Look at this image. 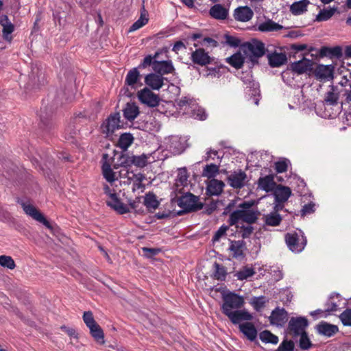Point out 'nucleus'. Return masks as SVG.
<instances>
[{
  "instance_id": "nucleus-5",
  "label": "nucleus",
  "mask_w": 351,
  "mask_h": 351,
  "mask_svg": "<svg viewBox=\"0 0 351 351\" xmlns=\"http://www.w3.org/2000/svg\"><path fill=\"white\" fill-rule=\"evenodd\" d=\"M260 212L258 210H236L230 213L228 219L230 226L236 225L239 220H242L249 224L256 223L257 221Z\"/></svg>"
},
{
  "instance_id": "nucleus-10",
  "label": "nucleus",
  "mask_w": 351,
  "mask_h": 351,
  "mask_svg": "<svg viewBox=\"0 0 351 351\" xmlns=\"http://www.w3.org/2000/svg\"><path fill=\"white\" fill-rule=\"evenodd\" d=\"M139 101L149 107L154 108L158 106L160 97L148 87H145L139 90L137 94Z\"/></svg>"
},
{
  "instance_id": "nucleus-4",
  "label": "nucleus",
  "mask_w": 351,
  "mask_h": 351,
  "mask_svg": "<svg viewBox=\"0 0 351 351\" xmlns=\"http://www.w3.org/2000/svg\"><path fill=\"white\" fill-rule=\"evenodd\" d=\"M285 243L292 252H301L307 243L306 237L302 230L299 233L296 232H288L285 235Z\"/></svg>"
},
{
  "instance_id": "nucleus-22",
  "label": "nucleus",
  "mask_w": 351,
  "mask_h": 351,
  "mask_svg": "<svg viewBox=\"0 0 351 351\" xmlns=\"http://www.w3.org/2000/svg\"><path fill=\"white\" fill-rule=\"evenodd\" d=\"M334 69L335 67L331 64H319L315 69L314 74L317 80L332 79Z\"/></svg>"
},
{
  "instance_id": "nucleus-34",
  "label": "nucleus",
  "mask_w": 351,
  "mask_h": 351,
  "mask_svg": "<svg viewBox=\"0 0 351 351\" xmlns=\"http://www.w3.org/2000/svg\"><path fill=\"white\" fill-rule=\"evenodd\" d=\"M140 77L138 69L137 67L133 68L128 72L125 80V84L134 88V85L140 80Z\"/></svg>"
},
{
  "instance_id": "nucleus-24",
  "label": "nucleus",
  "mask_w": 351,
  "mask_h": 351,
  "mask_svg": "<svg viewBox=\"0 0 351 351\" xmlns=\"http://www.w3.org/2000/svg\"><path fill=\"white\" fill-rule=\"evenodd\" d=\"M319 54L322 58L328 57L330 58L339 59L343 56L342 47L341 46H335L334 47L324 46L320 48Z\"/></svg>"
},
{
  "instance_id": "nucleus-35",
  "label": "nucleus",
  "mask_w": 351,
  "mask_h": 351,
  "mask_svg": "<svg viewBox=\"0 0 351 351\" xmlns=\"http://www.w3.org/2000/svg\"><path fill=\"white\" fill-rule=\"evenodd\" d=\"M226 61L232 67L237 69H239L243 67L245 62V59L241 52H237L231 56L227 58Z\"/></svg>"
},
{
  "instance_id": "nucleus-23",
  "label": "nucleus",
  "mask_w": 351,
  "mask_h": 351,
  "mask_svg": "<svg viewBox=\"0 0 351 351\" xmlns=\"http://www.w3.org/2000/svg\"><path fill=\"white\" fill-rule=\"evenodd\" d=\"M315 330L318 334L328 337H332L339 331L337 326L324 321L316 325Z\"/></svg>"
},
{
  "instance_id": "nucleus-18",
  "label": "nucleus",
  "mask_w": 351,
  "mask_h": 351,
  "mask_svg": "<svg viewBox=\"0 0 351 351\" xmlns=\"http://www.w3.org/2000/svg\"><path fill=\"white\" fill-rule=\"evenodd\" d=\"M153 70L160 75L173 73L175 68L171 60H154Z\"/></svg>"
},
{
  "instance_id": "nucleus-44",
  "label": "nucleus",
  "mask_w": 351,
  "mask_h": 351,
  "mask_svg": "<svg viewBox=\"0 0 351 351\" xmlns=\"http://www.w3.org/2000/svg\"><path fill=\"white\" fill-rule=\"evenodd\" d=\"M102 173L104 178L108 182L112 183L116 180L114 172L112 169L110 165L107 162H105L102 165Z\"/></svg>"
},
{
  "instance_id": "nucleus-11",
  "label": "nucleus",
  "mask_w": 351,
  "mask_h": 351,
  "mask_svg": "<svg viewBox=\"0 0 351 351\" xmlns=\"http://www.w3.org/2000/svg\"><path fill=\"white\" fill-rule=\"evenodd\" d=\"M21 206L27 215L32 217L36 221L43 223L45 226L48 228H51V226L49 222L46 219L45 216L33 205L27 204L25 202H21Z\"/></svg>"
},
{
  "instance_id": "nucleus-49",
  "label": "nucleus",
  "mask_w": 351,
  "mask_h": 351,
  "mask_svg": "<svg viewBox=\"0 0 351 351\" xmlns=\"http://www.w3.org/2000/svg\"><path fill=\"white\" fill-rule=\"evenodd\" d=\"M147 156L143 154L141 156H132V165L137 167L143 168L147 165Z\"/></svg>"
},
{
  "instance_id": "nucleus-1",
  "label": "nucleus",
  "mask_w": 351,
  "mask_h": 351,
  "mask_svg": "<svg viewBox=\"0 0 351 351\" xmlns=\"http://www.w3.org/2000/svg\"><path fill=\"white\" fill-rule=\"evenodd\" d=\"M222 300L221 311L233 324L236 325L241 322L253 319L252 315L247 311L245 309L240 310L245 304L243 296L234 292H229L223 295Z\"/></svg>"
},
{
  "instance_id": "nucleus-45",
  "label": "nucleus",
  "mask_w": 351,
  "mask_h": 351,
  "mask_svg": "<svg viewBox=\"0 0 351 351\" xmlns=\"http://www.w3.org/2000/svg\"><path fill=\"white\" fill-rule=\"evenodd\" d=\"M118 164L114 165V169H115L119 167H130L132 165V156H130L128 154H121L118 158Z\"/></svg>"
},
{
  "instance_id": "nucleus-7",
  "label": "nucleus",
  "mask_w": 351,
  "mask_h": 351,
  "mask_svg": "<svg viewBox=\"0 0 351 351\" xmlns=\"http://www.w3.org/2000/svg\"><path fill=\"white\" fill-rule=\"evenodd\" d=\"M121 128L122 122L119 112L111 113L101 125L102 133L106 136L113 134L117 130Z\"/></svg>"
},
{
  "instance_id": "nucleus-26",
  "label": "nucleus",
  "mask_w": 351,
  "mask_h": 351,
  "mask_svg": "<svg viewBox=\"0 0 351 351\" xmlns=\"http://www.w3.org/2000/svg\"><path fill=\"white\" fill-rule=\"evenodd\" d=\"M267 58L269 65L271 67H279L283 64H285L287 62V58L286 54L283 53H269L267 54Z\"/></svg>"
},
{
  "instance_id": "nucleus-31",
  "label": "nucleus",
  "mask_w": 351,
  "mask_h": 351,
  "mask_svg": "<svg viewBox=\"0 0 351 351\" xmlns=\"http://www.w3.org/2000/svg\"><path fill=\"white\" fill-rule=\"evenodd\" d=\"M143 204L150 212H152L151 210H156L160 206V202L157 199L156 194L153 192H148L145 194Z\"/></svg>"
},
{
  "instance_id": "nucleus-51",
  "label": "nucleus",
  "mask_w": 351,
  "mask_h": 351,
  "mask_svg": "<svg viewBox=\"0 0 351 351\" xmlns=\"http://www.w3.org/2000/svg\"><path fill=\"white\" fill-rule=\"evenodd\" d=\"M267 302L266 298L264 295H261L259 297H254L251 304L256 311H259L265 306Z\"/></svg>"
},
{
  "instance_id": "nucleus-15",
  "label": "nucleus",
  "mask_w": 351,
  "mask_h": 351,
  "mask_svg": "<svg viewBox=\"0 0 351 351\" xmlns=\"http://www.w3.org/2000/svg\"><path fill=\"white\" fill-rule=\"evenodd\" d=\"M343 92L342 88H339L338 86H330V90L325 94L323 101L324 105L337 106L339 104L340 94Z\"/></svg>"
},
{
  "instance_id": "nucleus-33",
  "label": "nucleus",
  "mask_w": 351,
  "mask_h": 351,
  "mask_svg": "<svg viewBox=\"0 0 351 351\" xmlns=\"http://www.w3.org/2000/svg\"><path fill=\"white\" fill-rule=\"evenodd\" d=\"M134 140V138L132 134L128 132L121 134L118 140L117 146L125 152L133 143Z\"/></svg>"
},
{
  "instance_id": "nucleus-2",
  "label": "nucleus",
  "mask_w": 351,
  "mask_h": 351,
  "mask_svg": "<svg viewBox=\"0 0 351 351\" xmlns=\"http://www.w3.org/2000/svg\"><path fill=\"white\" fill-rule=\"evenodd\" d=\"M181 189H176L172 192L171 197V203H177L182 208L191 209V213L196 212L203 208L204 204L199 202V197L190 192L182 194Z\"/></svg>"
},
{
  "instance_id": "nucleus-12",
  "label": "nucleus",
  "mask_w": 351,
  "mask_h": 351,
  "mask_svg": "<svg viewBox=\"0 0 351 351\" xmlns=\"http://www.w3.org/2000/svg\"><path fill=\"white\" fill-rule=\"evenodd\" d=\"M191 60L194 64L203 66L211 64L214 58L210 57L203 48H198L191 53Z\"/></svg>"
},
{
  "instance_id": "nucleus-63",
  "label": "nucleus",
  "mask_w": 351,
  "mask_h": 351,
  "mask_svg": "<svg viewBox=\"0 0 351 351\" xmlns=\"http://www.w3.org/2000/svg\"><path fill=\"white\" fill-rule=\"evenodd\" d=\"M325 305L326 306L325 308V312H326V313L324 315V317H328L332 312L338 310V305L335 302H327Z\"/></svg>"
},
{
  "instance_id": "nucleus-54",
  "label": "nucleus",
  "mask_w": 351,
  "mask_h": 351,
  "mask_svg": "<svg viewBox=\"0 0 351 351\" xmlns=\"http://www.w3.org/2000/svg\"><path fill=\"white\" fill-rule=\"evenodd\" d=\"M141 198H142V197L138 196V197H136L133 200L130 199L128 201L130 206L131 207V208L134 210V213L136 214H138V215L144 214V209L142 207L138 208V205L141 202Z\"/></svg>"
},
{
  "instance_id": "nucleus-17",
  "label": "nucleus",
  "mask_w": 351,
  "mask_h": 351,
  "mask_svg": "<svg viewBox=\"0 0 351 351\" xmlns=\"http://www.w3.org/2000/svg\"><path fill=\"white\" fill-rule=\"evenodd\" d=\"M166 79L156 72L155 73H151L145 77V83L151 89L158 90L163 86L164 80Z\"/></svg>"
},
{
  "instance_id": "nucleus-8",
  "label": "nucleus",
  "mask_w": 351,
  "mask_h": 351,
  "mask_svg": "<svg viewBox=\"0 0 351 351\" xmlns=\"http://www.w3.org/2000/svg\"><path fill=\"white\" fill-rule=\"evenodd\" d=\"M39 129L46 135L53 134L55 124L53 121V112L47 106L41 108L40 112Z\"/></svg>"
},
{
  "instance_id": "nucleus-20",
  "label": "nucleus",
  "mask_w": 351,
  "mask_h": 351,
  "mask_svg": "<svg viewBox=\"0 0 351 351\" xmlns=\"http://www.w3.org/2000/svg\"><path fill=\"white\" fill-rule=\"evenodd\" d=\"M291 195V189L289 186H285L282 184H277L274 190L275 202L278 204L287 202Z\"/></svg>"
},
{
  "instance_id": "nucleus-13",
  "label": "nucleus",
  "mask_w": 351,
  "mask_h": 351,
  "mask_svg": "<svg viewBox=\"0 0 351 351\" xmlns=\"http://www.w3.org/2000/svg\"><path fill=\"white\" fill-rule=\"evenodd\" d=\"M271 325L282 326L288 320V313L284 308L276 307L269 317Z\"/></svg>"
},
{
  "instance_id": "nucleus-56",
  "label": "nucleus",
  "mask_w": 351,
  "mask_h": 351,
  "mask_svg": "<svg viewBox=\"0 0 351 351\" xmlns=\"http://www.w3.org/2000/svg\"><path fill=\"white\" fill-rule=\"evenodd\" d=\"M295 344L292 340H284L280 344L276 351H293Z\"/></svg>"
},
{
  "instance_id": "nucleus-47",
  "label": "nucleus",
  "mask_w": 351,
  "mask_h": 351,
  "mask_svg": "<svg viewBox=\"0 0 351 351\" xmlns=\"http://www.w3.org/2000/svg\"><path fill=\"white\" fill-rule=\"evenodd\" d=\"M68 82L67 85L65 86L64 91H67L65 94H68V99H71L74 96V90H75V77L73 73H69L68 75Z\"/></svg>"
},
{
  "instance_id": "nucleus-46",
  "label": "nucleus",
  "mask_w": 351,
  "mask_h": 351,
  "mask_svg": "<svg viewBox=\"0 0 351 351\" xmlns=\"http://www.w3.org/2000/svg\"><path fill=\"white\" fill-rule=\"evenodd\" d=\"M255 274V271L252 267H243L241 270L237 271L234 276L239 280H246Z\"/></svg>"
},
{
  "instance_id": "nucleus-43",
  "label": "nucleus",
  "mask_w": 351,
  "mask_h": 351,
  "mask_svg": "<svg viewBox=\"0 0 351 351\" xmlns=\"http://www.w3.org/2000/svg\"><path fill=\"white\" fill-rule=\"evenodd\" d=\"M337 11V7H333L329 10L323 9L319 11L316 16L317 21H326L330 19Z\"/></svg>"
},
{
  "instance_id": "nucleus-38",
  "label": "nucleus",
  "mask_w": 351,
  "mask_h": 351,
  "mask_svg": "<svg viewBox=\"0 0 351 351\" xmlns=\"http://www.w3.org/2000/svg\"><path fill=\"white\" fill-rule=\"evenodd\" d=\"M90 333L94 339L99 343H104V333L101 326L96 324L88 328Z\"/></svg>"
},
{
  "instance_id": "nucleus-48",
  "label": "nucleus",
  "mask_w": 351,
  "mask_h": 351,
  "mask_svg": "<svg viewBox=\"0 0 351 351\" xmlns=\"http://www.w3.org/2000/svg\"><path fill=\"white\" fill-rule=\"evenodd\" d=\"M214 267L215 269L214 274L215 278L219 280H224L227 275L225 267L215 262L214 263Z\"/></svg>"
},
{
  "instance_id": "nucleus-53",
  "label": "nucleus",
  "mask_w": 351,
  "mask_h": 351,
  "mask_svg": "<svg viewBox=\"0 0 351 351\" xmlns=\"http://www.w3.org/2000/svg\"><path fill=\"white\" fill-rule=\"evenodd\" d=\"M290 163L287 158H282L274 163L275 170L278 173H284L287 171L288 165Z\"/></svg>"
},
{
  "instance_id": "nucleus-60",
  "label": "nucleus",
  "mask_w": 351,
  "mask_h": 351,
  "mask_svg": "<svg viewBox=\"0 0 351 351\" xmlns=\"http://www.w3.org/2000/svg\"><path fill=\"white\" fill-rule=\"evenodd\" d=\"M154 62L153 58L152 55H148L144 58L142 62L138 66V69H145L147 66H149L152 65V67L154 66Z\"/></svg>"
},
{
  "instance_id": "nucleus-25",
  "label": "nucleus",
  "mask_w": 351,
  "mask_h": 351,
  "mask_svg": "<svg viewBox=\"0 0 351 351\" xmlns=\"http://www.w3.org/2000/svg\"><path fill=\"white\" fill-rule=\"evenodd\" d=\"M258 185L260 189L267 193L273 191L277 185L274 181V175L269 174L265 177L259 178Z\"/></svg>"
},
{
  "instance_id": "nucleus-9",
  "label": "nucleus",
  "mask_w": 351,
  "mask_h": 351,
  "mask_svg": "<svg viewBox=\"0 0 351 351\" xmlns=\"http://www.w3.org/2000/svg\"><path fill=\"white\" fill-rule=\"evenodd\" d=\"M46 83L45 69L37 65L32 67V71L29 75L27 86L32 88H38Z\"/></svg>"
},
{
  "instance_id": "nucleus-36",
  "label": "nucleus",
  "mask_w": 351,
  "mask_h": 351,
  "mask_svg": "<svg viewBox=\"0 0 351 351\" xmlns=\"http://www.w3.org/2000/svg\"><path fill=\"white\" fill-rule=\"evenodd\" d=\"M309 3L308 0L295 1L290 6V11L294 15H300L307 10V6Z\"/></svg>"
},
{
  "instance_id": "nucleus-59",
  "label": "nucleus",
  "mask_w": 351,
  "mask_h": 351,
  "mask_svg": "<svg viewBox=\"0 0 351 351\" xmlns=\"http://www.w3.org/2000/svg\"><path fill=\"white\" fill-rule=\"evenodd\" d=\"M224 38L226 43L230 47H237L240 45L241 40L234 36L225 34Z\"/></svg>"
},
{
  "instance_id": "nucleus-16",
  "label": "nucleus",
  "mask_w": 351,
  "mask_h": 351,
  "mask_svg": "<svg viewBox=\"0 0 351 351\" xmlns=\"http://www.w3.org/2000/svg\"><path fill=\"white\" fill-rule=\"evenodd\" d=\"M109 197L111 200L106 202V204L111 208L117 211L120 215H123L130 212L128 206L121 202L117 193H110Z\"/></svg>"
},
{
  "instance_id": "nucleus-42",
  "label": "nucleus",
  "mask_w": 351,
  "mask_h": 351,
  "mask_svg": "<svg viewBox=\"0 0 351 351\" xmlns=\"http://www.w3.org/2000/svg\"><path fill=\"white\" fill-rule=\"evenodd\" d=\"M219 172V166L212 163L205 166L202 172V176L206 177L208 179H213Z\"/></svg>"
},
{
  "instance_id": "nucleus-61",
  "label": "nucleus",
  "mask_w": 351,
  "mask_h": 351,
  "mask_svg": "<svg viewBox=\"0 0 351 351\" xmlns=\"http://www.w3.org/2000/svg\"><path fill=\"white\" fill-rule=\"evenodd\" d=\"M315 204L313 202L305 204L301 209V215L304 216L313 213L315 212Z\"/></svg>"
},
{
  "instance_id": "nucleus-57",
  "label": "nucleus",
  "mask_w": 351,
  "mask_h": 351,
  "mask_svg": "<svg viewBox=\"0 0 351 351\" xmlns=\"http://www.w3.org/2000/svg\"><path fill=\"white\" fill-rule=\"evenodd\" d=\"M199 45L202 46H211L213 47H216L218 46V43L217 40H214L210 37H206L203 38L201 41H198L197 43H195L194 46L197 47Z\"/></svg>"
},
{
  "instance_id": "nucleus-58",
  "label": "nucleus",
  "mask_w": 351,
  "mask_h": 351,
  "mask_svg": "<svg viewBox=\"0 0 351 351\" xmlns=\"http://www.w3.org/2000/svg\"><path fill=\"white\" fill-rule=\"evenodd\" d=\"M83 320L88 328L97 324L94 319L93 313L90 311L84 313Z\"/></svg>"
},
{
  "instance_id": "nucleus-28",
  "label": "nucleus",
  "mask_w": 351,
  "mask_h": 351,
  "mask_svg": "<svg viewBox=\"0 0 351 351\" xmlns=\"http://www.w3.org/2000/svg\"><path fill=\"white\" fill-rule=\"evenodd\" d=\"M225 184L223 181L211 179L207 184L206 193L210 195H219L223 190Z\"/></svg>"
},
{
  "instance_id": "nucleus-3",
  "label": "nucleus",
  "mask_w": 351,
  "mask_h": 351,
  "mask_svg": "<svg viewBox=\"0 0 351 351\" xmlns=\"http://www.w3.org/2000/svg\"><path fill=\"white\" fill-rule=\"evenodd\" d=\"M241 47L244 53L249 58L250 67L258 64V59L264 56L266 52L265 44L257 39H252L250 42L243 43Z\"/></svg>"
},
{
  "instance_id": "nucleus-62",
  "label": "nucleus",
  "mask_w": 351,
  "mask_h": 351,
  "mask_svg": "<svg viewBox=\"0 0 351 351\" xmlns=\"http://www.w3.org/2000/svg\"><path fill=\"white\" fill-rule=\"evenodd\" d=\"M229 229V226L223 225L221 226L217 231L215 233L213 237V241H217L220 239V238L223 236L226 231Z\"/></svg>"
},
{
  "instance_id": "nucleus-50",
  "label": "nucleus",
  "mask_w": 351,
  "mask_h": 351,
  "mask_svg": "<svg viewBox=\"0 0 351 351\" xmlns=\"http://www.w3.org/2000/svg\"><path fill=\"white\" fill-rule=\"evenodd\" d=\"M0 265L10 269H13L16 267L13 258L11 256L5 255L0 256Z\"/></svg>"
},
{
  "instance_id": "nucleus-55",
  "label": "nucleus",
  "mask_w": 351,
  "mask_h": 351,
  "mask_svg": "<svg viewBox=\"0 0 351 351\" xmlns=\"http://www.w3.org/2000/svg\"><path fill=\"white\" fill-rule=\"evenodd\" d=\"M343 325L345 326H351V309L347 308L343 311L339 316Z\"/></svg>"
},
{
  "instance_id": "nucleus-29",
  "label": "nucleus",
  "mask_w": 351,
  "mask_h": 351,
  "mask_svg": "<svg viewBox=\"0 0 351 351\" xmlns=\"http://www.w3.org/2000/svg\"><path fill=\"white\" fill-rule=\"evenodd\" d=\"M139 113V108L134 102H128L123 109V117L129 121H134Z\"/></svg>"
},
{
  "instance_id": "nucleus-30",
  "label": "nucleus",
  "mask_w": 351,
  "mask_h": 351,
  "mask_svg": "<svg viewBox=\"0 0 351 351\" xmlns=\"http://www.w3.org/2000/svg\"><path fill=\"white\" fill-rule=\"evenodd\" d=\"M209 14L215 19L225 20L228 16V9L221 4L217 3L210 8Z\"/></svg>"
},
{
  "instance_id": "nucleus-37",
  "label": "nucleus",
  "mask_w": 351,
  "mask_h": 351,
  "mask_svg": "<svg viewBox=\"0 0 351 351\" xmlns=\"http://www.w3.org/2000/svg\"><path fill=\"white\" fill-rule=\"evenodd\" d=\"M0 25L3 27L2 33L5 38L14 30V26L10 22L7 15L3 14L0 16Z\"/></svg>"
},
{
  "instance_id": "nucleus-14",
  "label": "nucleus",
  "mask_w": 351,
  "mask_h": 351,
  "mask_svg": "<svg viewBox=\"0 0 351 351\" xmlns=\"http://www.w3.org/2000/svg\"><path fill=\"white\" fill-rule=\"evenodd\" d=\"M246 178V173L241 169H238L228 176L227 180L231 187L240 189L244 186Z\"/></svg>"
},
{
  "instance_id": "nucleus-6",
  "label": "nucleus",
  "mask_w": 351,
  "mask_h": 351,
  "mask_svg": "<svg viewBox=\"0 0 351 351\" xmlns=\"http://www.w3.org/2000/svg\"><path fill=\"white\" fill-rule=\"evenodd\" d=\"M308 326V321L305 317H292L287 326V332L289 335L293 338L306 332V329Z\"/></svg>"
},
{
  "instance_id": "nucleus-27",
  "label": "nucleus",
  "mask_w": 351,
  "mask_h": 351,
  "mask_svg": "<svg viewBox=\"0 0 351 351\" xmlns=\"http://www.w3.org/2000/svg\"><path fill=\"white\" fill-rule=\"evenodd\" d=\"M253 11L247 6L239 7L234 10V17L237 21L247 22L253 16Z\"/></svg>"
},
{
  "instance_id": "nucleus-41",
  "label": "nucleus",
  "mask_w": 351,
  "mask_h": 351,
  "mask_svg": "<svg viewBox=\"0 0 351 351\" xmlns=\"http://www.w3.org/2000/svg\"><path fill=\"white\" fill-rule=\"evenodd\" d=\"M259 338L263 342L266 343H269L276 345L278 342V337L267 330L260 332Z\"/></svg>"
},
{
  "instance_id": "nucleus-52",
  "label": "nucleus",
  "mask_w": 351,
  "mask_h": 351,
  "mask_svg": "<svg viewBox=\"0 0 351 351\" xmlns=\"http://www.w3.org/2000/svg\"><path fill=\"white\" fill-rule=\"evenodd\" d=\"M299 337H300L299 341V346L302 350H306L312 346L311 341L306 332H303V334L299 335Z\"/></svg>"
},
{
  "instance_id": "nucleus-32",
  "label": "nucleus",
  "mask_w": 351,
  "mask_h": 351,
  "mask_svg": "<svg viewBox=\"0 0 351 351\" xmlns=\"http://www.w3.org/2000/svg\"><path fill=\"white\" fill-rule=\"evenodd\" d=\"M245 243L243 240L231 241L229 250L233 252L234 258H238L244 257L243 250L245 247Z\"/></svg>"
},
{
  "instance_id": "nucleus-64",
  "label": "nucleus",
  "mask_w": 351,
  "mask_h": 351,
  "mask_svg": "<svg viewBox=\"0 0 351 351\" xmlns=\"http://www.w3.org/2000/svg\"><path fill=\"white\" fill-rule=\"evenodd\" d=\"M241 237L243 239L249 238L254 231V228L252 226H242L241 227Z\"/></svg>"
},
{
  "instance_id": "nucleus-19",
  "label": "nucleus",
  "mask_w": 351,
  "mask_h": 351,
  "mask_svg": "<svg viewBox=\"0 0 351 351\" xmlns=\"http://www.w3.org/2000/svg\"><path fill=\"white\" fill-rule=\"evenodd\" d=\"M244 323H239V331L250 341H254L257 337L258 331L253 323L250 321H245Z\"/></svg>"
},
{
  "instance_id": "nucleus-40",
  "label": "nucleus",
  "mask_w": 351,
  "mask_h": 351,
  "mask_svg": "<svg viewBox=\"0 0 351 351\" xmlns=\"http://www.w3.org/2000/svg\"><path fill=\"white\" fill-rule=\"evenodd\" d=\"M265 223L267 226H277L280 224L282 218L277 212H271L265 216Z\"/></svg>"
},
{
  "instance_id": "nucleus-21",
  "label": "nucleus",
  "mask_w": 351,
  "mask_h": 351,
  "mask_svg": "<svg viewBox=\"0 0 351 351\" xmlns=\"http://www.w3.org/2000/svg\"><path fill=\"white\" fill-rule=\"evenodd\" d=\"M312 66L313 61L305 58L291 64V70L298 74H303L308 71H311L313 70Z\"/></svg>"
},
{
  "instance_id": "nucleus-39",
  "label": "nucleus",
  "mask_w": 351,
  "mask_h": 351,
  "mask_svg": "<svg viewBox=\"0 0 351 351\" xmlns=\"http://www.w3.org/2000/svg\"><path fill=\"white\" fill-rule=\"evenodd\" d=\"M282 28L283 27L282 25L270 19L261 23L258 27V29L263 32L278 31Z\"/></svg>"
}]
</instances>
